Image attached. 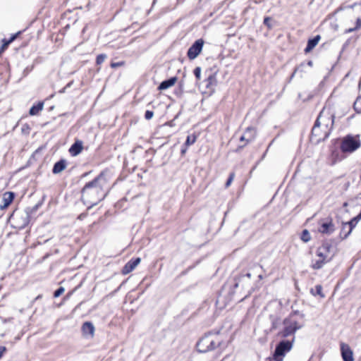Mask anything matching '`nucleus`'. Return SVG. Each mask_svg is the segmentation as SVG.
Masks as SVG:
<instances>
[{"instance_id":"2eb2a0df","label":"nucleus","mask_w":361,"mask_h":361,"mask_svg":"<svg viewBox=\"0 0 361 361\" xmlns=\"http://www.w3.org/2000/svg\"><path fill=\"white\" fill-rule=\"evenodd\" d=\"M176 80H177L176 77H172L168 80H164L163 82H161L160 83V85L158 87V89L159 90H166V89L172 87L173 85H174Z\"/></svg>"},{"instance_id":"a211bd4d","label":"nucleus","mask_w":361,"mask_h":361,"mask_svg":"<svg viewBox=\"0 0 361 361\" xmlns=\"http://www.w3.org/2000/svg\"><path fill=\"white\" fill-rule=\"evenodd\" d=\"M66 167V162L65 160L61 159L54 164L52 172L54 174H57L63 171Z\"/></svg>"},{"instance_id":"f704fd0d","label":"nucleus","mask_w":361,"mask_h":361,"mask_svg":"<svg viewBox=\"0 0 361 361\" xmlns=\"http://www.w3.org/2000/svg\"><path fill=\"white\" fill-rule=\"evenodd\" d=\"M18 34H16L14 35H13L8 40V43H11L17 37Z\"/></svg>"},{"instance_id":"4468645a","label":"nucleus","mask_w":361,"mask_h":361,"mask_svg":"<svg viewBox=\"0 0 361 361\" xmlns=\"http://www.w3.org/2000/svg\"><path fill=\"white\" fill-rule=\"evenodd\" d=\"M312 136H315L317 137V141L324 140L326 139L323 137V128L321 126V124L318 123V122L317 121L315 122L314 126L312 128Z\"/></svg>"},{"instance_id":"4c0bfd02","label":"nucleus","mask_w":361,"mask_h":361,"mask_svg":"<svg viewBox=\"0 0 361 361\" xmlns=\"http://www.w3.org/2000/svg\"><path fill=\"white\" fill-rule=\"evenodd\" d=\"M71 84H72V82H71L68 83V84L66 85V88H67V87H71Z\"/></svg>"},{"instance_id":"e433bc0d","label":"nucleus","mask_w":361,"mask_h":361,"mask_svg":"<svg viewBox=\"0 0 361 361\" xmlns=\"http://www.w3.org/2000/svg\"><path fill=\"white\" fill-rule=\"evenodd\" d=\"M10 43H8V41L6 42L4 45H3V48L5 47H7Z\"/></svg>"},{"instance_id":"f03ea898","label":"nucleus","mask_w":361,"mask_h":361,"mask_svg":"<svg viewBox=\"0 0 361 361\" xmlns=\"http://www.w3.org/2000/svg\"><path fill=\"white\" fill-rule=\"evenodd\" d=\"M334 255L331 245L327 243L322 244L317 250L315 257L312 261V267L314 269H321L332 259Z\"/></svg>"},{"instance_id":"c9c22d12","label":"nucleus","mask_w":361,"mask_h":361,"mask_svg":"<svg viewBox=\"0 0 361 361\" xmlns=\"http://www.w3.org/2000/svg\"><path fill=\"white\" fill-rule=\"evenodd\" d=\"M66 89V87H64L62 90H61L59 91V92H60V93H63V92H65Z\"/></svg>"},{"instance_id":"9d476101","label":"nucleus","mask_w":361,"mask_h":361,"mask_svg":"<svg viewBox=\"0 0 361 361\" xmlns=\"http://www.w3.org/2000/svg\"><path fill=\"white\" fill-rule=\"evenodd\" d=\"M318 230L323 234L330 235L335 231V226L331 219H326L321 221Z\"/></svg>"},{"instance_id":"b1692460","label":"nucleus","mask_w":361,"mask_h":361,"mask_svg":"<svg viewBox=\"0 0 361 361\" xmlns=\"http://www.w3.org/2000/svg\"><path fill=\"white\" fill-rule=\"evenodd\" d=\"M311 292L314 294V295H319L321 298H324V293H322V286L321 285H317L315 286V293H314V290L312 289Z\"/></svg>"},{"instance_id":"393cba45","label":"nucleus","mask_w":361,"mask_h":361,"mask_svg":"<svg viewBox=\"0 0 361 361\" xmlns=\"http://www.w3.org/2000/svg\"><path fill=\"white\" fill-rule=\"evenodd\" d=\"M354 108L357 111L361 112V97L356 99L354 103Z\"/></svg>"},{"instance_id":"2f4dec72","label":"nucleus","mask_w":361,"mask_h":361,"mask_svg":"<svg viewBox=\"0 0 361 361\" xmlns=\"http://www.w3.org/2000/svg\"><path fill=\"white\" fill-rule=\"evenodd\" d=\"M124 65V62L123 61H119V62H116V63H111V67L113 68H117V67H119V66H122Z\"/></svg>"},{"instance_id":"f257e3e1","label":"nucleus","mask_w":361,"mask_h":361,"mask_svg":"<svg viewBox=\"0 0 361 361\" xmlns=\"http://www.w3.org/2000/svg\"><path fill=\"white\" fill-rule=\"evenodd\" d=\"M109 190L106 176L104 173H101L85 185L81 192V200L88 208H91L104 200Z\"/></svg>"},{"instance_id":"39448f33","label":"nucleus","mask_w":361,"mask_h":361,"mask_svg":"<svg viewBox=\"0 0 361 361\" xmlns=\"http://www.w3.org/2000/svg\"><path fill=\"white\" fill-rule=\"evenodd\" d=\"M284 328L281 331L283 337H288L293 335L295 331L303 326V324L299 323L295 317V314H290L283 321Z\"/></svg>"},{"instance_id":"473e14b6","label":"nucleus","mask_w":361,"mask_h":361,"mask_svg":"<svg viewBox=\"0 0 361 361\" xmlns=\"http://www.w3.org/2000/svg\"><path fill=\"white\" fill-rule=\"evenodd\" d=\"M6 351V348L0 346V358L3 356L4 353Z\"/></svg>"},{"instance_id":"6e6552de","label":"nucleus","mask_w":361,"mask_h":361,"mask_svg":"<svg viewBox=\"0 0 361 361\" xmlns=\"http://www.w3.org/2000/svg\"><path fill=\"white\" fill-rule=\"evenodd\" d=\"M204 43V42L202 39H199L191 45L187 52L189 59L193 60L197 57L202 50Z\"/></svg>"},{"instance_id":"f3484780","label":"nucleus","mask_w":361,"mask_h":361,"mask_svg":"<svg viewBox=\"0 0 361 361\" xmlns=\"http://www.w3.org/2000/svg\"><path fill=\"white\" fill-rule=\"evenodd\" d=\"M82 149V142L81 141L75 142L71 147L69 152L73 156L79 154Z\"/></svg>"},{"instance_id":"20e7f679","label":"nucleus","mask_w":361,"mask_h":361,"mask_svg":"<svg viewBox=\"0 0 361 361\" xmlns=\"http://www.w3.org/2000/svg\"><path fill=\"white\" fill-rule=\"evenodd\" d=\"M222 341L219 338V334L209 333L203 336L197 343V350L200 353H207L213 350L216 345L220 346Z\"/></svg>"},{"instance_id":"1a4fd4ad","label":"nucleus","mask_w":361,"mask_h":361,"mask_svg":"<svg viewBox=\"0 0 361 361\" xmlns=\"http://www.w3.org/2000/svg\"><path fill=\"white\" fill-rule=\"evenodd\" d=\"M30 216L27 213H22L21 214H13L12 220L15 222V227L19 229L24 228L29 223Z\"/></svg>"},{"instance_id":"7ed1b4c3","label":"nucleus","mask_w":361,"mask_h":361,"mask_svg":"<svg viewBox=\"0 0 361 361\" xmlns=\"http://www.w3.org/2000/svg\"><path fill=\"white\" fill-rule=\"evenodd\" d=\"M323 128L324 136L327 138L334 122V114L330 106L326 105L321 111L316 121Z\"/></svg>"},{"instance_id":"f8f14e48","label":"nucleus","mask_w":361,"mask_h":361,"mask_svg":"<svg viewBox=\"0 0 361 361\" xmlns=\"http://www.w3.org/2000/svg\"><path fill=\"white\" fill-rule=\"evenodd\" d=\"M341 350L344 361H353V352L348 345L341 343Z\"/></svg>"},{"instance_id":"6ab92c4d","label":"nucleus","mask_w":361,"mask_h":361,"mask_svg":"<svg viewBox=\"0 0 361 361\" xmlns=\"http://www.w3.org/2000/svg\"><path fill=\"white\" fill-rule=\"evenodd\" d=\"M14 194L12 192H7L4 195L3 201L4 205H1V208L7 207L13 200Z\"/></svg>"},{"instance_id":"9b49d317","label":"nucleus","mask_w":361,"mask_h":361,"mask_svg":"<svg viewBox=\"0 0 361 361\" xmlns=\"http://www.w3.org/2000/svg\"><path fill=\"white\" fill-rule=\"evenodd\" d=\"M140 262L141 259L140 257L130 259L123 267L121 271L122 274L123 275L128 274L136 268V267L140 263Z\"/></svg>"},{"instance_id":"423d86ee","label":"nucleus","mask_w":361,"mask_h":361,"mask_svg":"<svg viewBox=\"0 0 361 361\" xmlns=\"http://www.w3.org/2000/svg\"><path fill=\"white\" fill-rule=\"evenodd\" d=\"M361 145L358 136L348 135L345 137L341 142V149L343 152H353Z\"/></svg>"},{"instance_id":"dca6fc26","label":"nucleus","mask_w":361,"mask_h":361,"mask_svg":"<svg viewBox=\"0 0 361 361\" xmlns=\"http://www.w3.org/2000/svg\"><path fill=\"white\" fill-rule=\"evenodd\" d=\"M255 134L256 132L253 128H247L244 134L240 137V140L250 142L254 139Z\"/></svg>"},{"instance_id":"bb28decb","label":"nucleus","mask_w":361,"mask_h":361,"mask_svg":"<svg viewBox=\"0 0 361 361\" xmlns=\"http://www.w3.org/2000/svg\"><path fill=\"white\" fill-rule=\"evenodd\" d=\"M360 11H361V5H360ZM361 27V18H357L356 20V26L354 28H350L348 32H350L355 30H357Z\"/></svg>"},{"instance_id":"7c9ffc66","label":"nucleus","mask_w":361,"mask_h":361,"mask_svg":"<svg viewBox=\"0 0 361 361\" xmlns=\"http://www.w3.org/2000/svg\"><path fill=\"white\" fill-rule=\"evenodd\" d=\"M271 18L270 17H266L264 19V24L265 25H267L269 28H271Z\"/></svg>"},{"instance_id":"ddd939ff","label":"nucleus","mask_w":361,"mask_h":361,"mask_svg":"<svg viewBox=\"0 0 361 361\" xmlns=\"http://www.w3.org/2000/svg\"><path fill=\"white\" fill-rule=\"evenodd\" d=\"M82 334L85 337H93L94 334V326L90 322H85L82 326Z\"/></svg>"},{"instance_id":"72a5a7b5","label":"nucleus","mask_w":361,"mask_h":361,"mask_svg":"<svg viewBox=\"0 0 361 361\" xmlns=\"http://www.w3.org/2000/svg\"><path fill=\"white\" fill-rule=\"evenodd\" d=\"M233 178V174H231L229 178L227 180V187L230 185Z\"/></svg>"},{"instance_id":"aec40b11","label":"nucleus","mask_w":361,"mask_h":361,"mask_svg":"<svg viewBox=\"0 0 361 361\" xmlns=\"http://www.w3.org/2000/svg\"><path fill=\"white\" fill-rule=\"evenodd\" d=\"M43 107H44V102H38L36 105H33L30 109V111H29L30 115H31V116L37 115L43 109Z\"/></svg>"},{"instance_id":"a878e982","label":"nucleus","mask_w":361,"mask_h":361,"mask_svg":"<svg viewBox=\"0 0 361 361\" xmlns=\"http://www.w3.org/2000/svg\"><path fill=\"white\" fill-rule=\"evenodd\" d=\"M106 58V54H102L98 55L97 56V59H96L97 64H98V65L102 64Z\"/></svg>"},{"instance_id":"cd10ccee","label":"nucleus","mask_w":361,"mask_h":361,"mask_svg":"<svg viewBox=\"0 0 361 361\" xmlns=\"http://www.w3.org/2000/svg\"><path fill=\"white\" fill-rule=\"evenodd\" d=\"M194 75L197 80H200V75H201V68L200 67H196L195 68Z\"/></svg>"},{"instance_id":"c756f323","label":"nucleus","mask_w":361,"mask_h":361,"mask_svg":"<svg viewBox=\"0 0 361 361\" xmlns=\"http://www.w3.org/2000/svg\"><path fill=\"white\" fill-rule=\"evenodd\" d=\"M153 115H154L153 111L147 110V111H146V112L145 114V118L147 120H149L153 117Z\"/></svg>"},{"instance_id":"412c9836","label":"nucleus","mask_w":361,"mask_h":361,"mask_svg":"<svg viewBox=\"0 0 361 361\" xmlns=\"http://www.w3.org/2000/svg\"><path fill=\"white\" fill-rule=\"evenodd\" d=\"M319 39H320V36L319 35H317L313 39H310L308 41V42H307V47L305 48V52H309L313 48H314V47L319 43Z\"/></svg>"},{"instance_id":"0eeeda50","label":"nucleus","mask_w":361,"mask_h":361,"mask_svg":"<svg viewBox=\"0 0 361 361\" xmlns=\"http://www.w3.org/2000/svg\"><path fill=\"white\" fill-rule=\"evenodd\" d=\"M294 340L295 338H293L292 341H282L277 345L274 354L275 360H283V357H284L286 353H288L292 349Z\"/></svg>"},{"instance_id":"4be33fe9","label":"nucleus","mask_w":361,"mask_h":361,"mask_svg":"<svg viewBox=\"0 0 361 361\" xmlns=\"http://www.w3.org/2000/svg\"><path fill=\"white\" fill-rule=\"evenodd\" d=\"M197 140V136L195 134H191L188 135L187 139L185 140V145L186 147L190 146L193 145Z\"/></svg>"},{"instance_id":"58836bf2","label":"nucleus","mask_w":361,"mask_h":361,"mask_svg":"<svg viewBox=\"0 0 361 361\" xmlns=\"http://www.w3.org/2000/svg\"><path fill=\"white\" fill-rule=\"evenodd\" d=\"M185 151H186V149H182L181 152H182L183 154H184V153L185 152Z\"/></svg>"},{"instance_id":"c85d7f7f","label":"nucleus","mask_w":361,"mask_h":361,"mask_svg":"<svg viewBox=\"0 0 361 361\" xmlns=\"http://www.w3.org/2000/svg\"><path fill=\"white\" fill-rule=\"evenodd\" d=\"M65 291V289L63 287H60L58 288L54 293V296L55 298L59 297L63 292Z\"/></svg>"},{"instance_id":"ea45409f","label":"nucleus","mask_w":361,"mask_h":361,"mask_svg":"<svg viewBox=\"0 0 361 361\" xmlns=\"http://www.w3.org/2000/svg\"><path fill=\"white\" fill-rule=\"evenodd\" d=\"M308 65L311 66L312 65V61H309L308 62Z\"/></svg>"},{"instance_id":"5701e85b","label":"nucleus","mask_w":361,"mask_h":361,"mask_svg":"<svg viewBox=\"0 0 361 361\" xmlns=\"http://www.w3.org/2000/svg\"><path fill=\"white\" fill-rule=\"evenodd\" d=\"M310 239H311V236H310V233H309V231L306 229L304 230L301 235V240L305 243H307L310 240Z\"/></svg>"}]
</instances>
